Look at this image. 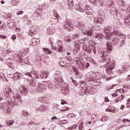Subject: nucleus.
I'll return each instance as SVG.
<instances>
[{"label": "nucleus", "instance_id": "nucleus-21", "mask_svg": "<svg viewBox=\"0 0 130 130\" xmlns=\"http://www.w3.org/2000/svg\"><path fill=\"white\" fill-rule=\"evenodd\" d=\"M93 29H91L90 30H85L83 32V34L87 35V36H92L93 34Z\"/></svg>", "mask_w": 130, "mask_h": 130}, {"label": "nucleus", "instance_id": "nucleus-16", "mask_svg": "<svg viewBox=\"0 0 130 130\" xmlns=\"http://www.w3.org/2000/svg\"><path fill=\"white\" fill-rule=\"evenodd\" d=\"M89 1L93 5H96L99 2L102 7H104V3L102 2V0H89Z\"/></svg>", "mask_w": 130, "mask_h": 130}, {"label": "nucleus", "instance_id": "nucleus-62", "mask_svg": "<svg viewBox=\"0 0 130 130\" xmlns=\"http://www.w3.org/2000/svg\"><path fill=\"white\" fill-rule=\"evenodd\" d=\"M106 111L109 112H113V110L110 109L109 108L106 109Z\"/></svg>", "mask_w": 130, "mask_h": 130}, {"label": "nucleus", "instance_id": "nucleus-53", "mask_svg": "<svg viewBox=\"0 0 130 130\" xmlns=\"http://www.w3.org/2000/svg\"><path fill=\"white\" fill-rule=\"evenodd\" d=\"M89 44L90 46H95V44L94 43V42H93L92 41H90L89 42Z\"/></svg>", "mask_w": 130, "mask_h": 130}, {"label": "nucleus", "instance_id": "nucleus-9", "mask_svg": "<svg viewBox=\"0 0 130 130\" xmlns=\"http://www.w3.org/2000/svg\"><path fill=\"white\" fill-rule=\"evenodd\" d=\"M84 93L85 94H88V93L89 94H93V93H95V89L93 86H88L84 89Z\"/></svg>", "mask_w": 130, "mask_h": 130}, {"label": "nucleus", "instance_id": "nucleus-23", "mask_svg": "<svg viewBox=\"0 0 130 130\" xmlns=\"http://www.w3.org/2000/svg\"><path fill=\"white\" fill-rule=\"evenodd\" d=\"M45 83H46L47 87L50 89V90H52L53 89L54 86L53 84H52V82L51 81H46Z\"/></svg>", "mask_w": 130, "mask_h": 130}, {"label": "nucleus", "instance_id": "nucleus-22", "mask_svg": "<svg viewBox=\"0 0 130 130\" xmlns=\"http://www.w3.org/2000/svg\"><path fill=\"white\" fill-rule=\"evenodd\" d=\"M94 38H97L100 41H103L104 36L101 34H97L96 35L93 36Z\"/></svg>", "mask_w": 130, "mask_h": 130}, {"label": "nucleus", "instance_id": "nucleus-28", "mask_svg": "<svg viewBox=\"0 0 130 130\" xmlns=\"http://www.w3.org/2000/svg\"><path fill=\"white\" fill-rule=\"evenodd\" d=\"M52 2H56V0H50L46 2L45 4L46 7H50V6L51 5V3H52Z\"/></svg>", "mask_w": 130, "mask_h": 130}, {"label": "nucleus", "instance_id": "nucleus-29", "mask_svg": "<svg viewBox=\"0 0 130 130\" xmlns=\"http://www.w3.org/2000/svg\"><path fill=\"white\" fill-rule=\"evenodd\" d=\"M117 11V10H116V8H111V9L110 10V13L113 16H114V15L116 14Z\"/></svg>", "mask_w": 130, "mask_h": 130}, {"label": "nucleus", "instance_id": "nucleus-41", "mask_svg": "<svg viewBox=\"0 0 130 130\" xmlns=\"http://www.w3.org/2000/svg\"><path fill=\"white\" fill-rule=\"evenodd\" d=\"M67 4L69 6H72V7H74V3H73V0H68Z\"/></svg>", "mask_w": 130, "mask_h": 130}, {"label": "nucleus", "instance_id": "nucleus-10", "mask_svg": "<svg viewBox=\"0 0 130 130\" xmlns=\"http://www.w3.org/2000/svg\"><path fill=\"white\" fill-rule=\"evenodd\" d=\"M93 23L94 25H97L98 24H104V19L102 17L94 18Z\"/></svg>", "mask_w": 130, "mask_h": 130}, {"label": "nucleus", "instance_id": "nucleus-19", "mask_svg": "<svg viewBox=\"0 0 130 130\" xmlns=\"http://www.w3.org/2000/svg\"><path fill=\"white\" fill-rule=\"evenodd\" d=\"M107 41V46L108 49L109 50H112V48H113V46L112 45V44L111 42H110V40H112V38L111 39L108 40Z\"/></svg>", "mask_w": 130, "mask_h": 130}, {"label": "nucleus", "instance_id": "nucleus-31", "mask_svg": "<svg viewBox=\"0 0 130 130\" xmlns=\"http://www.w3.org/2000/svg\"><path fill=\"white\" fill-rule=\"evenodd\" d=\"M20 3V0H12L11 5L12 6H17Z\"/></svg>", "mask_w": 130, "mask_h": 130}, {"label": "nucleus", "instance_id": "nucleus-36", "mask_svg": "<svg viewBox=\"0 0 130 130\" xmlns=\"http://www.w3.org/2000/svg\"><path fill=\"white\" fill-rule=\"evenodd\" d=\"M14 123H15V121H14L13 120H10L7 122V125H9V126L13 125Z\"/></svg>", "mask_w": 130, "mask_h": 130}, {"label": "nucleus", "instance_id": "nucleus-55", "mask_svg": "<svg viewBox=\"0 0 130 130\" xmlns=\"http://www.w3.org/2000/svg\"><path fill=\"white\" fill-rule=\"evenodd\" d=\"M16 35H13L11 37V39L13 40V41H15V40H16Z\"/></svg>", "mask_w": 130, "mask_h": 130}, {"label": "nucleus", "instance_id": "nucleus-4", "mask_svg": "<svg viewBox=\"0 0 130 130\" xmlns=\"http://www.w3.org/2000/svg\"><path fill=\"white\" fill-rule=\"evenodd\" d=\"M7 100L8 106H7V104L3 100L2 102H0V108L3 110L6 109V113H8L7 111L8 108L11 109V105H12V99L8 98L7 99Z\"/></svg>", "mask_w": 130, "mask_h": 130}, {"label": "nucleus", "instance_id": "nucleus-64", "mask_svg": "<svg viewBox=\"0 0 130 130\" xmlns=\"http://www.w3.org/2000/svg\"><path fill=\"white\" fill-rule=\"evenodd\" d=\"M54 16L55 17V18H57V19L58 18V14H57L56 12L54 13Z\"/></svg>", "mask_w": 130, "mask_h": 130}, {"label": "nucleus", "instance_id": "nucleus-42", "mask_svg": "<svg viewBox=\"0 0 130 130\" xmlns=\"http://www.w3.org/2000/svg\"><path fill=\"white\" fill-rule=\"evenodd\" d=\"M58 52H64V48H63L62 47H60L58 49Z\"/></svg>", "mask_w": 130, "mask_h": 130}, {"label": "nucleus", "instance_id": "nucleus-40", "mask_svg": "<svg viewBox=\"0 0 130 130\" xmlns=\"http://www.w3.org/2000/svg\"><path fill=\"white\" fill-rule=\"evenodd\" d=\"M78 127L79 130H83V128H84V122H82Z\"/></svg>", "mask_w": 130, "mask_h": 130}, {"label": "nucleus", "instance_id": "nucleus-63", "mask_svg": "<svg viewBox=\"0 0 130 130\" xmlns=\"http://www.w3.org/2000/svg\"><path fill=\"white\" fill-rule=\"evenodd\" d=\"M86 69H88L89 67H90V63L89 62H87L85 64Z\"/></svg>", "mask_w": 130, "mask_h": 130}, {"label": "nucleus", "instance_id": "nucleus-34", "mask_svg": "<svg viewBox=\"0 0 130 130\" xmlns=\"http://www.w3.org/2000/svg\"><path fill=\"white\" fill-rule=\"evenodd\" d=\"M75 46L76 47H77V48H78V49H80V45H81V42H80V41H76L75 42Z\"/></svg>", "mask_w": 130, "mask_h": 130}, {"label": "nucleus", "instance_id": "nucleus-50", "mask_svg": "<svg viewBox=\"0 0 130 130\" xmlns=\"http://www.w3.org/2000/svg\"><path fill=\"white\" fill-rule=\"evenodd\" d=\"M44 50L46 51V53H48V54H50V53H51V52H50V50L47 48H44Z\"/></svg>", "mask_w": 130, "mask_h": 130}, {"label": "nucleus", "instance_id": "nucleus-6", "mask_svg": "<svg viewBox=\"0 0 130 130\" xmlns=\"http://www.w3.org/2000/svg\"><path fill=\"white\" fill-rule=\"evenodd\" d=\"M61 92L63 95L69 94L70 93V88L69 87V85H68V84L63 83L62 84Z\"/></svg>", "mask_w": 130, "mask_h": 130}, {"label": "nucleus", "instance_id": "nucleus-43", "mask_svg": "<svg viewBox=\"0 0 130 130\" xmlns=\"http://www.w3.org/2000/svg\"><path fill=\"white\" fill-rule=\"evenodd\" d=\"M85 51H86L87 53H89L90 54L91 53V52L92 51V49H91V48H90V47H88Z\"/></svg>", "mask_w": 130, "mask_h": 130}, {"label": "nucleus", "instance_id": "nucleus-15", "mask_svg": "<svg viewBox=\"0 0 130 130\" xmlns=\"http://www.w3.org/2000/svg\"><path fill=\"white\" fill-rule=\"evenodd\" d=\"M21 94L23 96H26L28 94V88L24 85H22Z\"/></svg>", "mask_w": 130, "mask_h": 130}, {"label": "nucleus", "instance_id": "nucleus-13", "mask_svg": "<svg viewBox=\"0 0 130 130\" xmlns=\"http://www.w3.org/2000/svg\"><path fill=\"white\" fill-rule=\"evenodd\" d=\"M55 82L57 83V85L60 86L63 82V79L62 78H60L59 77L57 76V78H55Z\"/></svg>", "mask_w": 130, "mask_h": 130}, {"label": "nucleus", "instance_id": "nucleus-18", "mask_svg": "<svg viewBox=\"0 0 130 130\" xmlns=\"http://www.w3.org/2000/svg\"><path fill=\"white\" fill-rule=\"evenodd\" d=\"M78 67L81 71H85L86 70V64L83 61L79 62Z\"/></svg>", "mask_w": 130, "mask_h": 130}, {"label": "nucleus", "instance_id": "nucleus-20", "mask_svg": "<svg viewBox=\"0 0 130 130\" xmlns=\"http://www.w3.org/2000/svg\"><path fill=\"white\" fill-rule=\"evenodd\" d=\"M75 8L77 11H78L79 12H81V13H84V12H85V9H84L83 7H81L79 4H76L75 6Z\"/></svg>", "mask_w": 130, "mask_h": 130}, {"label": "nucleus", "instance_id": "nucleus-39", "mask_svg": "<svg viewBox=\"0 0 130 130\" xmlns=\"http://www.w3.org/2000/svg\"><path fill=\"white\" fill-rule=\"evenodd\" d=\"M125 39H122L120 42V46L122 47L124 45H125Z\"/></svg>", "mask_w": 130, "mask_h": 130}, {"label": "nucleus", "instance_id": "nucleus-32", "mask_svg": "<svg viewBox=\"0 0 130 130\" xmlns=\"http://www.w3.org/2000/svg\"><path fill=\"white\" fill-rule=\"evenodd\" d=\"M92 13H93V11L92 10H91V8L90 7H88L86 11V14L87 15H92Z\"/></svg>", "mask_w": 130, "mask_h": 130}, {"label": "nucleus", "instance_id": "nucleus-49", "mask_svg": "<svg viewBox=\"0 0 130 130\" xmlns=\"http://www.w3.org/2000/svg\"><path fill=\"white\" fill-rule=\"evenodd\" d=\"M124 22H125V25L128 26V27H130V21L125 20Z\"/></svg>", "mask_w": 130, "mask_h": 130}, {"label": "nucleus", "instance_id": "nucleus-44", "mask_svg": "<svg viewBox=\"0 0 130 130\" xmlns=\"http://www.w3.org/2000/svg\"><path fill=\"white\" fill-rule=\"evenodd\" d=\"M79 35H74L73 36V40H79Z\"/></svg>", "mask_w": 130, "mask_h": 130}, {"label": "nucleus", "instance_id": "nucleus-52", "mask_svg": "<svg viewBox=\"0 0 130 130\" xmlns=\"http://www.w3.org/2000/svg\"><path fill=\"white\" fill-rule=\"evenodd\" d=\"M57 21H58V18H57V19L53 18V19H52V20H51V22H53V23H54V24H55V23H56V22H57Z\"/></svg>", "mask_w": 130, "mask_h": 130}, {"label": "nucleus", "instance_id": "nucleus-24", "mask_svg": "<svg viewBox=\"0 0 130 130\" xmlns=\"http://www.w3.org/2000/svg\"><path fill=\"white\" fill-rule=\"evenodd\" d=\"M119 41H120V40L119 39V38L116 37L112 39V42L113 43L115 44V45H116L117 44H118L119 43Z\"/></svg>", "mask_w": 130, "mask_h": 130}, {"label": "nucleus", "instance_id": "nucleus-46", "mask_svg": "<svg viewBox=\"0 0 130 130\" xmlns=\"http://www.w3.org/2000/svg\"><path fill=\"white\" fill-rule=\"evenodd\" d=\"M44 97H42L39 98V102H41V103H44Z\"/></svg>", "mask_w": 130, "mask_h": 130}, {"label": "nucleus", "instance_id": "nucleus-56", "mask_svg": "<svg viewBox=\"0 0 130 130\" xmlns=\"http://www.w3.org/2000/svg\"><path fill=\"white\" fill-rule=\"evenodd\" d=\"M130 122V120H128L127 119H124L122 120V122L124 123H125V122Z\"/></svg>", "mask_w": 130, "mask_h": 130}, {"label": "nucleus", "instance_id": "nucleus-48", "mask_svg": "<svg viewBox=\"0 0 130 130\" xmlns=\"http://www.w3.org/2000/svg\"><path fill=\"white\" fill-rule=\"evenodd\" d=\"M77 127H78V125L75 124L73 125L72 126V127H71L70 128H69V129L72 130V129H74L75 128H76Z\"/></svg>", "mask_w": 130, "mask_h": 130}, {"label": "nucleus", "instance_id": "nucleus-11", "mask_svg": "<svg viewBox=\"0 0 130 130\" xmlns=\"http://www.w3.org/2000/svg\"><path fill=\"white\" fill-rule=\"evenodd\" d=\"M36 30H37V27L36 26L32 25L29 28L28 34L30 35V36H34V35L36 34Z\"/></svg>", "mask_w": 130, "mask_h": 130}, {"label": "nucleus", "instance_id": "nucleus-7", "mask_svg": "<svg viewBox=\"0 0 130 130\" xmlns=\"http://www.w3.org/2000/svg\"><path fill=\"white\" fill-rule=\"evenodd\" d=\"M4 93L5 95H6V96L7 98H10V97L14 94V92L12 91V88L11 87L6 86L4 89Z\"/></svg>", "mask_w": 130, "mask_h": 130}, {"label": "nucleus", "instance_id": "nucleus-45", "mask_svg": "<svg viewBox=\"0 0 130 130\" xmlns=\"http://www.w3.org/2000/svg\"><path fill=\"white\" fill-rule=\"evenodd\" d=\"M72 69L76 72V74H79V69H78L77 68H76L75 66H72Z\"/></svg>", "mask_w": 130, "mask_h": 130}, {"label": "nucleus", "instance_id": "nucleus-3", "mask_svg": "<svg viewBox=\"0 0 130 130\" xmlns=\"http://www.w3.org/2000/svg\"><path fill=\"white\" fill-rule=\"evenodd\" d=\"M113 35H116V36H118V37H120L122 39H125L126 37L125 35L121 34L120 30L115 29L114 32L110 35H106V39H108V40H110L113 36Z\"/></svg>", "mask_w": 130, "mask_h": 130}, {"label": "nucleus", "instance_id": "nucleus-37", "mask_svg": "<svg viewBox=\"0 0 130 130\" xmlns=\"http://www.w3.org/2000/svg\"><path fill=\"white\" fill-rule=\"evenodd\" d=\"M22 113L24 116L27 117L29 116V113L27 111L23 110Z\"/></svg>", "mask_w": 130, "mask_h": 130}, {"label": "nucleus", "instance_id": "nucleus-58", "mask_svg": "<svg viewBox=\"0 0 130 130\" xmlns=\"http://www.w3.org/2000/svg\"><path fill=\"white\" fill-rule=\"evenodd\" d=\"M112 96H113V97H117L118 96V93L117 92H115V93H112Z\"/></svg>", "mask_w": 130, "mask_h": 130}, {"label": "nucleus", "instance_id": "nucleus-54", "mask_svg": "<svg viewBox=\"0 0 130 130\" xmlns=\"http://www.w3.org/2000/svg\"><path fill=\"white\" fill-rule=\"evenodd\" d=\"M25 76H28L29 77H31L32 78V75L31 74V72H26L25 74Z\"/></svg>", "mask_w": 130, "mask_h": 130}, {"label": "nucleus", "instance_id": "nucleus-12", "mask_svg": "<svg viewBox=\"0 0 130 130\" xmlns=\"http://www.w3.org/2000/svg\"><path fill=\"white\" fill-rule=\"evenodd\" d=\"M49 76V73L47 71H42L40 74V77L41 79H43L44 78H48Z\"/></svg>", "mask_w": 130, "mask_h": 130}, {"label": "nucleus", "instance_id": "nucleus-26", "mask_svg": "<svg viewBox=\"0 0 130 130\" xmlns=\"http://www.w3.org/2000/svg\"><path fill=\"white\" fill-rule=\"evenodd\" d=\"M111 30H112V27L111 26H108L107 27H105L104 31L105 33L108 34V33H109Z\"/></svg>", "mask_w": 130, "mask_h": 130}, {"label": "nucleus", "instance_id": "nucleus-30", "mask_svg": "<svg viewBox=\"0 0 130 130\" xmlns=\"http://www.w3.org/2000/svg\"><path fill=\"white\" fill-rule=\"evenodd\" d=\"M75 26L76 27H79L80 28H83V27H84V24H83L82 23H81L80 22L78 21L75 22Z\"/></svg>", "mask_w": 130, "mask_h": 130}, {"label": "nucleus", "instance_id": "nucleus-8", "mask_svg": "<svg viewBox=\"0 0 130 130\" xmlns=\"http://www.w3.org/2000/svg\"><path fill=\"white\" fill-rule=\"evenodd\" d=\"M46 89V85L44 84H38V86L36 88L37 92H40L41 93V92H44L45 90Z\"/></svg>", "mask_w": 130, "mask_h": 130}, {"label": "nucleus", "instance_id": "nucleus-27", "mask_svg": "<svg viewBox=\"0 0 130 130\" xmlns=\"http://www.w3.org/2000/svg\"><path fill=\"white\" fill-rule=\"evenodd\" d=\"M31 42H32V45L35 46V45H37V44H38V43H39L40 41L38 39H34L31 41Z\"/></svg>", "mask_w": 130, "mask_h": 130}, {"label": "nucleus", "instance_id": "nucleus-51", "mask_svg": "<svg viewBox=\"0 0 130 130\" xmlns=\"http://www.w3.org/2000/svg\"><path fill=\"white\" fill-rule=\"evenodd\" d=\"M88 47L89 46L86 44L83 45V50L85 51L86 50V49H87L88 48Z\"/></svg>", "mask_w": 130, "mask_h": 130}, {"label": "nucleus", "instance_id": "nucleus-1", "mask_svg": "<svg viewBox=\"0 0 130 130\" xmlns=\"http://www.w3.org/2000/svg\"><path fill=\"white\" fill-rule=\"evenodd\" d=\"M101 58L104 60V64L106 68V71L108 75H111L113 73V70L115 68V61L108 58L107 51L103 50L100 53Z\"/></svg>", "mask_w": 130, "mask_h": 130}, {"label": "nucleus", "instance_id": "nucleus-38", "mask_svg": "<svg viewBox=\"0 0 130 130\" xmlns=\"http://www.w3.org/2000/svg\"><path fill=\"white\" fill-rule=\"evenodd\" d=\"M64 39L65 40H66V41H68V42H71V41L73 40V38L71 37H65Z\"/></svg>", "mask_w": 130, "mask_h": 130}, {"label": "nucleus", "instance_id": "nucleus-47", "mask_svg": "<svg viewBox=\"0 0 130 130\" xmlns=\"http://www.w3.org/2000/svg\"><path fill=\"white\" fill-rule=\"evenodd\" d=\"M79 95H80V96H84V95H86L85 93V89H83L81 91L79 92Z\"/></svg>", "mask_w": 130, "mask_h": 130}, {"label": "nucleus", "instance_id": "nucleus-2", "mask_svg": "<svg viewBox=\"0 0 130 130\" xmlns=\"http://www.w3.org/2000/svg\"><path fill=\"white\" fill-rule=\"evenodd\" d=\"M13 95V102H12V105L10 106V109L9 108L7 109V112L8 114H11L12 113V109L15 108V105L16 106H19V103H22L23 101L21 98V95L18 93H15L12 94Z\"/></svg>", "mask_w": 130, "mask_h": 130}, {"label": "nucleus", "instance_id": "nucleus-14", "mask_svg": "<svg viewBox=\"0 0 130 130\" xmlns=\"http://www.w3.org/2000/svg\"><path fill=\"white\" fill-rule=\"evenodd\" d=\"M37 110L45 112L48 110V107L45 105H42L37 109Z\"/></svg>", "mask_w": 130, "mask_h": 130}, {"label": "nucleus", "instance_id": "nucleus-61", "mask_svg": "<svg viewBox=\"0 0 130 130\" xmlns=\"http://www.w3.org/2000/svg\"><path fill=\"white\" fill-rule=\"evenodd\" d=\"M0 38H2V39H6L7 38V36L0 35Z\"/></svg>", "mask_w": 130, "mask_h": 130}, {"label": "nucleus", "instance_id": "nucleus-33", "mask_svg": "<svg viewBox=\"0 0 130 130\" xmlns=\"http://www.w3.org/2000/svg\"><path fill=\"white\" fill-rule=\"evenodd\" d=\"M59 64L61 67H64L66 68V69H68V66H67V63H66V62L64 61H62L59 62Z\"/></svg>", "mask_w": 130, "mask_h": 130}, {"label": "nucleus", "instance_id": "nucleus-5", "mask_svg": "<svg viewBox=\"0 0 130 130\" xmlns=\"http://www.w3.org/2000/svg\"><path fill=\"white\" fill-rule=\"evenodd\" d=\"M74 27V25L72 24V20L71 19H66L64 24V28L68 30V31H72V29Z\"/></svg>", "mask_w": 130, "mask_h": 130}, {"label": "nucleus", "instance_id": "nucleus-35", "mask_svg": "<svg viewBox=\"0 0 130 130\" xmlns=\"http://www.w3.org/2000/svg\"><path fill=\"white\" fill-rule=\"evenodd\" d=\"M86 81H87V82H90L91 81H92L93 82H94L95 83H96V82H97V80H95V78L94 77L87 78Z\"/></svg>", "mask_w": 130, "mask_h": 130}, {"label": "nucleus", "instance_id": "nucleus-60", "mask_svg": "<svg viewBox=\"0 0 130 130\" xmlns=\"http://www.w3.org/2000/svg\"><path fill=\"white\" fill-rule=\"evenodd\" d=\"M4 73H0V79H1V80H3L4 79Z\"/></svg>", "mask_w": 130, "mask_h": 130}, {"label": "nucleus", "instance_id": "nucleus-25", "mask_svg": "<svg viewBox=\"0 0 130 130\" xmlns=\"http://www.w3.org/2000/svg\"><path fill=\"white\" fill-rule=\"evenodd\" d=\"M29 85L31 87H35L36 86V80L34 78H32L29 82Z\"/></svg>", "mask_w": 130, "mask_h": 130}, {"label": "nucleus", "instance_id": "nucleus-57", "mask_svg": "<svg viewBox=\"0 0 130 130\" xmlns=\"http://www.w3.org/2000/svg\"><path fill=\"white\" fill-rule=\"evenodd\" d=\"M116 17H120V12L117 10L116 12Z\"/></svg>", "mask_w": 130, "mask_h": 130}, {"label": "nucleus", "instance_id": "nucleus-17", "mask_svg": "<svg viewBox=\"0 0 130 130\" xmlns=\"http://www.w3.org/2000/svg\"><path fill=\"white\" fill-rule=\"evenodd\" d=\"M21 77H22V74L18 73V72H16L14 74V76L13 77V80L14 81H17L18 80H20V79H21Z\"/></svg>", "mask_w": 130, "mask_h": 130}, {"label": "nucleus", "instance_id": "nucleus-59", "mask_svg": "<svg viewBox=\"0 0 130 130\" xmlns=\"http://www.w3.org/2000/svg\"><path fill=\"white\" fill-rule=\"evenodd\" d=\"M16 14H17V15H18V16H19V15H22V14H24V11H20L17 12Z\"/></svg>", "mask_w": 130, "mask_h": 130}]
</instances>
